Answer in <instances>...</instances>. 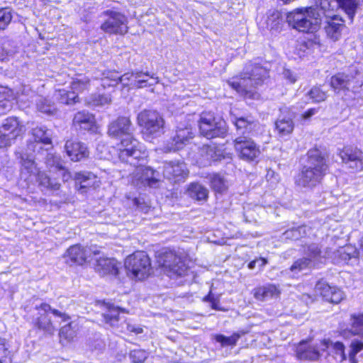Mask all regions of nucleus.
Here are the masks:
<instances>
[{"instance_id": "nucleus-1", "label": "nucleus", "mask_w": 363, "mask_h": 363, "mask_svg": "<svg viewBox=\"0 0 363 363\" xmlns=\"http://www.w3.org/2000/svg\"><path fill=\"white\" fill-rule=\"evenodd\" d=\"M268 72L258 64H247L240 78L228 82L229 86L245 98L257 99L259 94L256 88L267 77Z\"/></svg>"}, {"instance_id": "nucleus-2", "label": "nucleus", "mask_w": 363, "mask_h": 363, "mask_svg": "<svg viewBox=\"0 0 363 363\" xmlns=\"http://www.w3.org/2000/svg\"><path fill=\"white\" fill-rule=\"evenodd\" d=\"M328 169L325 157L319 150L308 152V163L298 175L296 183L303 187H313L319 184Z\"/></svg>"}, {"instance_id": "nucleus-3", "label": "nucleus", "mask_w": 363, "mask_h": 363, "mask_svg": "<svg viewBox=\"0 0 363 363\" xmlns=\"http://www.w3.org/2000/svg\"><path fill=\"white\" fill-rule=\"evenodd\" d=\"M286 21L298 31L313 33L320 27L321 13L313 6L297 9L288 13Z\"/></svg>"}, {"instance_id": "nucleus-4", "label": "nucleus", "mask_w": 363, "mask_h": 363, "mask_svg": "<svg viewBox=\"0 0 363 363\" xmlns=\"http://www.w3.org/2000/svg\"><path fill=\"white\" fill-rule=\"evenodd\" d=\"M199 127L201 134L208 139L224 138L227 133L225 121L211 111L201 113Z\"/></svg>"}, {"instance_id": "nucleus-5", "label": "nucleus", "mask_w": 363, "mask_h": 363, "mask_svg": "<svg viewBox=\"0 0 363 363\" xmlns=\"http://www.w3.org/2000/svg\"><path fill=\"white\" fill-rule=\"evenodd\" d=\"M137 121L146 136L157 137L163 133L164 121L157 111L145 109L140 111L138 114Z\"/></svg>"}, {"instance_id": "nucleus-6", "label": "nucleus", "mask_w": 363, "mask_h": 363, "mask_svg": "<svg viewBox=\"0 0 363 363\" xmlns=\"http://www.w3.org/2000/svg\"><path fill=\"white\" fill-rule=\"evenodd\" d=\"M157 262L160 267L164 269L165 273L169 277L184 276L189 269L186 259L178 256L173 251H166L162 253L158 257Z\"/></svg>"}, {"instance_id": "nucleus-7", "label": "nucleus", "mask_w": 363, "mask_h": 363, "mask_svg": "<svg viewBox=\"0 0 363 363\" xmlns=\"http://www.w3.org/2000/svg\"><path fill=\"white\" fill-rule=\"evenodd\" d=\"M124 265L128 272L138 279L147 277L151 270L150 259L144 251H138L128 256Z\"/></svg>"}, {"instance_id": "nucleus-8", "label": "nucleus", "mask_w": 363, "mask_h": 363, "mask_svg": "<svg viewBox=\"0 0 363 363\" xmlns=\"http://www.w3.org/2000/svg\"><path fill=\"white\" fill-rule=\"evenodd\" d=\"M138 145V141L133 135L121 139L116 145L119 159L124 162L136 166L137 160L140 158L143 160Z\"/></svg>"}, {"instance_id": "nucleus-9", "label": "nucleus", "mask_w": 363, "mask_h": 363, "mask_svg": "<svg viewBox=\"0 0 363 363\" xmlns=\"http://www.w3.org/2000/svg\"><path fill=\"white\" fill-rule=\"evenodd\" d=\"M233 143L236 152L243 160L254 161L261 154L259 146L248 136L240 135L234 140Z\"/></svg>"}, {"instance_id": "nucleus-10", "label": "nucleus", "mask_w": 363, "mask_h": 363, "mask_svg": "<svg viewBox=\"0 0 363 363\" xmlns=\"http://www.w3.org/2000/svg\"><path fill=\"white\" fill-rule=\"evenodd\" d=\"M108 18L101 26V29L110 34H125L128 32L127 18L120 12L107 10L103 13Z\"/></svg>"}, {"instance_id": "nucleus-11", "label": "nucleus", "mask_w": 363, "mask_h": 363, "mask_svg": "<svg viewBox=\"0 0 363 363\" xmlns=\"http://www.w3.org/2000/svg\"><path fill=\"white\" fill-rule=\"evenodd\" d=\"M160 182V180L157 178L156 172L154 169L141 164L136 166L132 177V183L135 186L157 188Z\"/></svg>"}, {"instance_id": "nucleus-12", "label": "nucleus", "mask_w": 363, "mask_h": 363, "mask_svg": "<svg viewBox=\"0 0 363 363\" xmlns=\"http://www.w3.org/2000/svg\"><path fill=\"white\" fill-rule=\"evenodd\" d=\"M99 255V251L91 248L84 247L80 245L69 247L64 255L65 262L72 265L74 264L82 265L85 263L91 255Z\"/></svg>"}, {"instance_id": "nucleus-13", "label": "nucleus", "mask_w": 363, "mask_h": 363, "mask_svg": "<svg viewBox=\"0 0 363 363\" xmlns=\"http://www.w3.org/2000/svg\"><path fill=\"white\" fill-rule=\"evenodd\" d=\"M132 123L128 117L120 116L113 121L108 127V135L111 138L121 140L133 135Z\"/></svg>"}, {"instance_id": "nucleus-14", "label": "nucleus", "mask_w": 363, "mask_h": 363, "mask_svg": "<svg viewBox=\"0 0 363 363\" xmlns=\"http://www.w3.org/2000/svg\"><path fill=\"white\" fill-rule=\"evenodd\" d=\"M231 121L236 127L238 133L240 135H245L250 138L255 136L259 134L262 129L259 123L250 116L246 117L232 116Z\"/></svg>"}, {"instance_id": "nucleus-15", "label": "nucleus", "mask_w": 363, "mask_h": 363, "mask_svg": "<svg viewBox=\"0 0 363 363\" xmlns=\"http://www.w3.org/2000/svg\"><path fill=\"white\" fill-rule=\"evenodd\" d=\"M38 311L36 317L33 319L34 325L45 333L52 335L55 332V328L48 315V313L52 310V307L48 303H41L36 306Z\"/></svg>"}, {"instance_id": "nucleus-16", "label": "nucleus", "mask_w": 363, "mask_h": 363, "mask_svg": "<svg viewBox=\"0 0 363 363\" xmlns=\"http://www.w3.org/2000/svg\"><path fill=\"white\" fill-rule=\"evenodd\" d=\"M163 169L164 177L173 182L184 180L188 174L186 164L181 161L165 162Z\"/></svg>"}, {"instance_id": "nucleus-17", "label": "nucleus", "mask_w": 363, "mask_h": 363, "mask_svg": "<svg viewBox=\"0 0 363 363\" xmlns=\"http://www.w3.org/2000/svg\"><path fill=\"white\" fill-rule=\"evenodd\" d=\"M121 267V263L114 258L100 257L96 259L94 269L100 276H116Z\"/></svg>"}, {"instance_id": "nucleus-18", "label": "nucleus", "mask_w": 363, "mask_h": 363, "mask_svg": "<svg viewBox=\"0 0 363 363\" xmlns=\"http://www.w3.org/2000/svg\"><path fill=\"white\" fill-rule=\"evenodd\" d=\"M343 162L350 168L363 169V152L356 147H345L339 153Z\"/></svg>"}, {"instance_id": "nucleus-19", "label": "nucleus", "mask_w": 363, "mask_h": 363, "mask_svg": "<svg viewBox=\"0 0 363 363\" xmlns=\"http://www.w3.org/2000/svg\"><path fill=\"white\" fill-rule=\"evenodd\" d=\"M104 320L111 327L121 328V331H124L125 326L126 330L133 333L135 325H130L125 322L123 317L120 316L119 308L113 306H110L106 313L103 314Z\"/></svg>"}, {"instance_id": "nucleus-20", "label": "nucleus", "mask_w": 363, "mask_h": 363, "mask_svg": "<svg viewBox=\"0 0 363 363\" xmlns=\"http://www.w3.org/2000/svg\"><path fill=\"white\" fill-rule=\"evenodd\" d=\"M21 179L28 184L33 183L35 176L40 172L34 160L30 156L21 154Z\"/></svg>"}, {"instance_id": "nucleus-21", "label": "nucleus", "mask_w": 363, "mask_h": 363, "mask_svg": "<svg viewBox=\"0 0 363 363\" xmlns=\"http://www.w3.org/2000/svg\"><path fill=\"white\" fill-rule=\"evenodd\" d=\"M133 77H134L133 86L135 89L154 86L160 82V79L155 74H150L148 72H143L138 69L133 71Z\"/></svg>"}, {"instance_id": "nucleus-22", "label": "nucleus", "mask_w": 363, "mask_h": 363, "mask_svg": "<svg viewBox=\"0 0 363 363\" xmlns=\"http://www.w3.org/2000/svg\"><path fill=\"white\" fill-rule=\"evenodd\" d=\"M345 28L343 20L337 16H333L326 21L325 31L328 38L335 42L340 40Z\"/></svg>"}, {"instance_id": "nucleus-23", "label": "nucleus", "mask_w": 363, "mask_h": 363, "mask_svg": "<svg viewBox=\"0 0 363 363\" xmlns=\"http://www.w3.org/2000/svg\"><path fill=\"white\" fill-rule=\"evenodd\" d=\"M65 149L71 160L74 162H78L89 156L86 146L84 143L76 140H67Z\"/></svg>"}, {"instance_id": "nucleus-24", "label": "nucleus", "mask_w": 363, "mask_h": 363, "mask_svg": "<svg viewBox=\"0 0 363 363\" xmlns=\"http://www.w3.org/2000/svg\"><path fill=\"white\" fill-rule=\"evenodd\" d=\"M282 114L285 116H280L275 123L276 130L280 137H284L290 135L294 128V123L292 120V116L289 115V110L287 108L280 109Z\"/></svg>"}, {"instance_id": "nucleus-25", "label": "nucleus", "mask_w": 363, "mask_h": 363, "mask_svg": "<svg viewBox=\"0 0 363 363\" xmlns=\"http://www.w3.org/2000/svg\"><path fill=\"white\" fill-rule=\"evenodd\" d=\"M0 128L7 133L11 138H14L15 140L18 137L23 135L26 132L25 125L16 117L6 118Z\"/></svg>"}, {"instance_id": "nucleus-26", "label": "nucleus", "mask_w": 363, "mask_h": 363, "mask_svg": "<svg viewBox=\"0 0 363 363\" xmlns=\"http://www.w3.org/2000/svg\"><path fill=\"white\" fill-rule=\"evenodd\" d=\"M321 350L327 352L328 354H333L334 358L339 362H342L346 359L345 353V346L340 342H333L329 339H324L320 341Z\"/></svg>"}, {"instance_id": "nucleus-27", "label": "nucleus", "mask_w": 363, "mask_h": 363, "mask_svg": "<svg viewBox=\"0 0 363 363\" xmlns=\"http://www.w3.org/2000/svg\"><path fill=\"white\" fill-rule=\"evenodd\" d=\"M73 125L77 128L87 131H94L96 121L92 114L86 111H79L74 115Z\"/></svg>"}, {"instance_id": "nucleus-28", "label": "nucleus", "mask_w": 363, "mask_h": 363, "mask_svg": "<svg viewBox=\"0 0 363 363\" xmlns=\"http://www.w3.org/2000/svg\"><path fill=\"white\" fill-rule=\"evenodd\" d=\"M320 343L318 346H307L306 342L299 344L296 348V356L300 359L317 360L322 355Z\"/></svg>"}, {"instance_id": "nucleus-29", "label": "nucleus", "mask_w": 363, "mask_h": 363, "mask_svg": "<svg viewBox=\"0 0 363 363\" xmlns=\"http://www.w3.org/2000/svg\"><path fill=\"white\" fill-rule=\"evenodd\" d=\"M280 294V290L277 286L268 284L255 289V298L261 301H267L271 298H277Z\"/></svg>"}, {"instance_id": "nucleus-30", "label": "nucleus", "mask_w": 363, "mask_h": 363, "mask_svg": "<svg viewBox=\"0 0 363 363\" xmlns=\"http://www.w3.org/2000/svg\"><path fill=\"white\" fill-rule=\"evenodd\" d=\"M200 155L201 157V164L208 165L211 162L219 160L221 152L214 145H204L200 149Z\"/></svg>"}, {"instance_id": "nucleus-31", "label": "nucleus", "mask_w": 363, "mask_h": 363, "mask_svg": "<svg viewBox=\"0 0 363 363\" xmlns=\"http://www.w3.org/2000/svg\"><path fill=\"white\" fill-rule=\"evenodd\" d=\"M351 76L344 73H338L333 76L330 79V86L335 91H350V85L352 86L350 82Z\"/></svg>"}, {"instance_id": "nucleus-32", "label": "nucleus", "mask_w": 363, "mask_h": 363, "mask_svg": "<svg viewBox=\"0 0 363 363\" xmlns=\"http://www.w3.org/2000/svg\"><path fill=\"white\" fill-rule=\"evenodd\" d=\"M192 138L193 133L191 131V126H178L177 130L176 131V135L173 138V141L175 143L174 147H172V148L174 150L179 149L181 145L184 144L187 140Z\"/></svg>"}, {"instance_id": "nucleus-33", "label": "nucleus", "mask_w": 363, "mask_h": 363, "mask_svg": "<svg viewBox=\"0 0 363 363\" xmlns=\"http://www.w3.org/2000/svg\"><path fill=\"white\" fill-rule=\"evenodd\" d=\"M35 180L38 183V186L41 190L56 191L60 187V183L51 180L44 172L40 171L35 176L34 181Z\"/></svg>"}, {"instance_id": "nucleus-34", "label": "nucleus", "mask_w": 363, "mask_h": 363, "mask_svg": "<svg viewBox=\"0 0 363 363\" xmlns=\"http://www.w3.org/2000/svg\"><path fill=\"white\" fill-rule=\"evenodd\" d=\"M54 97L60 103L67 105L74 104L78 99V96L74 91H68L65 89L55 91Z\"/></svg>"}, {"instance_id": "nucleus-35", "label": "nucleus", "mask_w": 363, "mask_h": 363, "mask_svg": "<svg viewBox=\"0 0 363 363\" xmlns=\"http://www.w3.org/2000/svg\"><path fill=\"white\" fill-rule=\"evenodd\" d=\"M336 1L350 19L352 20L359 6V0H336Z\"/></svg>"}, {"instance_id": "nucleus-36", "label": "nucleus", "mask_w": 363, "mask_h": 363, "mask_svg": "<svg viewBox=\"0 0 363 363\" xmlns=\"http://www.w3.org/2000/svg\"><path fill=\"white\" fill-rule=\"evenodd\" d=\"M317 11L321 13V18L325 16L327 18L333 17V6L329 0H315V6H313Z\"/></svg>"}, {"instance_id": "nucleus-37", "label": "nucleus", "mask_w": 363, "mask_h": 363, "mask_svg": "<svg viewBox=\"0 0 363 363\" xmlns=\"http://www.w3.org/2000/svg\"><path fill=\"white\" fill-rule=\"evenodd\" d=\"M336 287H331L325 282L320 281L315 284L314 290L315 296L320 295L324 300L329 301Z\"/></svg>"}, {"instance_id": "nucleus-38", "label": "nucleus", "mask_w": 363, "mask_h": 363, "mask_svg": "<svg viewBox=\"0 0 363 363\" xmlns=\"http://www.w3.org/2000/svg\"><path fill=\"white\" fill-rule=\"evenodd\" d=\"M32 135H33L36 143L43 144H50L51 138L50 130L45 127H36L33 129Z\"/></svg>"}, {"instance_id": "nucleus-39", "label": "nucleus", "mask_w": 363, "mask_h": 363, "mask_svg": "<svg viewBox=\"0 0 363 363\" xmlns=\"http://www.w3.org/2000/svg\"><path fill=\"white\" fill-rule=\"evenodd\" d=\"M89 79L83 75H78L71 82V89L77 94L88 89L89 86Z\"/></svg>"}, {"instance_id": "nucleus-40", "label": "nucleus", "mask_w": 363, "mask_h": 363, "mask_svg": "<svg viewBox=\"0 0 363 363\" xmlns=\"http://www.w3.org/2000/svg\"><path fill=\"white\" fill-rule=\"evenodd\" d=\"M36 106L39 111L47 115H53L57 111L55 104L46 98H39L36 102Z\"/></svg>"}, {"instance_id": "nucleus-41", "label": "nucleus", "mask_w": 363, "mask_h": 363, "mask_svg": "<svg viewBox=\"0 0 363 363\" xmlns=\"http://www.w3.org/2000/svg\"><path fill=\"white\" fill-rule=\"evenodd\" d=\"M191 197L202 201L208 197V190L199 184H191L189 188Z\"/></svg>"}, {"instance_id": "nucleus-42", "label": "nucleus", "mask_w": 363, "mask_h": 363, "mask_svg": "<svg viewBox=\"0 0 363 363\" xmlns=\"http://www.w3.org/2000/svg\"><path fill=\"white\" fill-rule=\"evenodd\" d=\"M119 74L116 71H107L102 73L101 85L105 88L114 86L118 84Z\"/></svg>"}, {"instance_id": "nucleus-43", "label": "nucleus", "mask_w": 363, "mask_h": 363, "mask_svg": "<svg viewBox=\"0 0 363 363\" xmlns=\"http://www.w3.org/2000/svg\"><path fill=\"white\" fill-rule=\"evenodd\" d=\"M214 340L220 343L221 347L231 346L233 347L236 345L238 340L240 339V335L239 333H235L230 337H226L223 335L216 334L213 335Z\"/></svg>"}, {"instance_id": "nucleus-44", "label": "nucleus", "mask_w": 363, "mask_h": 363, "mask_svg": "<svg viewBox=\"0 0 363 363\" xmlns=\"http://www.w3.org/2000/svg\"><path fill=\"white\" fill-rule=\"evenodd\" d=\"M281 14L277 11H270L266 20L267 28L270 30H277L281 25Z\"/></svg>"}, {"instance_id": "nucleus-45", "label": "nucleus", "mask_w": 363, "mask_h": 363, "mask_svg": "<svg viewBox=\"0 0 363 363\" xmlns=\"http://www.w3.org/2000/svg\"><path fill=\"white\" fill-rule=\"evenodd\" d=\"M211 184L213 189L218 193H223L228 189L226 180L219 174H213L211 177Z\"/></svg>"}, {"instance_id": "nucleus-46", "label": "nucleus", "mask_w": 363, "mask_h": 363, "mask_svg": "<svg viewBox=\"0 0 363 363\" xmlns=\"http://www.w3.org/2000/svg\"><path fill=\"white\" fill-rule=\"evenodd\" d=\"M306 235V226L301 225L286 230L284 233L286 239L297 240Z\"/></svg>"}, {"instance_id": "nucleus-47", "label": "nucleus", "mask_w": 363, "mask_h": 363, "mask_svg": "<svg viewBox=\"0 0 363 363\" xmlns=\"http://www.w3.org/2000/svg\"><path fill=\"white\" fill-rule=\"evenodd\" d=\"M111 102L109 94H94L90 96L88 103L93 106H105Z\"/></svg>"}, {"instance_id": "nucleus-48", "label": "nucleus", "mask_w": 363, "mask_h": 363, "mask_svg": "<svg viewBox=\"0 0 363 363\" xmlns=\"http://www.w3.org/2000/svg\"><path fill=\"white\" fill-rule=\"evenodd\" d=\"M314 264L312 263L311 259L307 257H303L297 259L290 267L292 272H299L305 269L311 267Z\"/></svg>"}, {"instance_id": "nucleus-49", "label": "nucleus", "mask_w": 363, "mask_h": 363, "mask_svg": "<svg viewBox=\"0 0 363 363\" xmlns=\"http://www.w3.org/2000/svg\"><path fill=\"white\" fill-rule=\"evenodd\" d=\"M351 333L363 337V315H352Z\"/></svg>"}, {"instance_id": "nucleus-50", "label": "nucleus", "mask_w": 363, "mask_h": 363, "mask_svg": "<svg viewBox=\"0 0 363 363\" xmlns=\"http://www.w3.org/2000/svg\"><path fill=\"white\" fill-rule=\"evenodd\" d=\"M310 99L314 103H320L324 101L327 97V92L323 91L320 87L314 86L308 93Z\"/></svg>"}, {"instance_id": "nucleus-51", "label": "nucleus", "mask_w": 363, "mask_h": 363, "mask_svg": "<svg viewBox=\"0 0 363 363\" xmlns=\"http://www.w3.org/2000/svg\"><path fill=\"white\" fill-rule=\"evenodd\" d=\"M59 335L61 339H65L67 342L72 341L76 336V330L72 326V323L70 322L62 327L60 330Z\"/></svg>"}, {"instance_id": "nucleus-52", "label": "nucleus", "mask_w": 363, "mask_h": 363, "mask_svg": "<svg viewBox=\"0 0 363 363\" xmlns=\"http://www.w3.org/2000/svg\"><path fill=\"white\" fill-rule=\"evenodd\" d=\"M350 82H352V86L350 85V91L354 94L363 92V74H357L355 77L351 76Z\"/></svg>"}, {"instance_id": "nucleus-53", "label": "nucleus", "mask_w": 363, "mask_h": 363, "mask_svg": "<svg viewBox=\"0 0 363 363\" xmlns=\"http://www.w3.org/2000/svg\"><path fill=\"white\" fill-rule=\"evenodd\" d=\"M338 254L341 259L347 261L352 257H357L359 256V252H357V250L352 246H346L340 248L338 250Z\"/></svg>"}, {"instance_id": "nucleus-54", "label": "nucleus", "mask_w": 363, "mask_h": 363, "mask_svg": "<svg viewBox=\"0 0 363 363\" xmlns=\"http://www.w3.org/2000/svg\"><path fill=\"white\" fill-rule=\"evenodd\" d=\"M86 179H88L86 181L82 180L79 182L78 186H76L77 191L81 194L86 192L87 189L92 187L96 181V177L94 174H88Z\"/></svg>"}, {"instance_id": "nucleus-55", "label": "nucleus", "mask_w": 363, "mask_h": 363, "mask_svg": "<svg viewBox=\"0 0 363 363\" xmlns=\"http://www.w3.org/2000/svg\"><path fill=\"white\" fill-rule=\"evenodd\" d=\"M45 163L49 167H55L57 169H62L63 162L61 158L52 153H48L45 157Z\"/></svg>"}, {"instance_id": "nucleus-56", "label": "nucleus", "mask_w": 363, "mask_h": 363, "mask_svg": "<svg viewBox=\"0 0 363 363\" xmlns=\"http://www.w3.org/2000/svg\"><path fill=\"white\" fill-rule=\"evenodd\" d=\"M12 15L8 9H0V29H4L11 22Z\"/></svg>"}, {"instance_id": "nucleus-57", "label": "nucleus", "mask_w": 363, "mask_h": 363, "mask_svg": "<svg viewBox=\"0 0 363 363\" xmlns=\"http://www.w3.org/2000/svg\"><path fill=\"white\" fill-rule=\"evenodd\" d=\"M133 72H127L119 76L118 83L120 82L122 84L123 88L127 87L128 89H135V87L133 86Z\"/></svg>"}, {"instance_id": "nucleus-58", "label": "nucleus", "mask_w": 363, "mask_h": 363, "mask_svg": "<svg viewBox=\"0 0 363 363\" xmlns=\"http://www.w3.org/2000/svg\"><path fill=\"white\" fill-rule=\"evenodd\" d=\"M129 357L134 363H140L147 358V353L143 350H134L130 352Z\"/></svg>"}, {"instance_id": "nucleus-59", "label": "nucleus", "mask_w": 363, "mask_h": 363, "mask_svg": "<svg viewBox=\"0 0 363 363\" xmlns=\"http://www.w3.org/2000/svg\"><path fill=\"white\" fill-rule=\"evenodd\" d=\"M306 254L308 255L307 258L311 259L312 263L314 264V261L320 257V250L316 244H311L307 247Z\"/></svg>"}, {"instance_id": "nucleus-60", "label": "nucleus", "mask_w": 363, "mask_h": 363, "mask_svg": "<svg viewBox=\"0 0 363 363\" xmlns=\"http://www.w3.org/2000/svg\"><path fill=\"white\" fill-rule=\"evenodd\" d=\"M14 140V138H11L7 133L0 128V148L10 146Z\"/></svg>"}, {"instance_id": "nucleus-61", "label": "nucleus", "mask_w": 363, "mask_h": 363, "mask_svg": "<svg viewBox=\"0 0 363 363\" xmlns=\"http://www.w3.org/2000/svg\"><path fill=\"white\" fill-rule=\"evenodd\" d=\"M11 108V101L3 97V95L0 94V116L4 114L6 111H9Z\"/></svg>"}, {"instance_id": "nucleus-62", "label": "nucleus", "mask_w": 363, "mask_h": 363, "mask_svg": "<svg viewBox=\"0 0 363 363\" xmlns=\"http://www.w3.org/2000/svg\"><path fill=\"white\" fill-rule=\"evenodd\" d=\"M343 292L340 289L336 288L335 290L333 291L332 296L330 297L328 302L338 303L343 299Z\"/></svg>"}, {"instance_id": "nucleus-63", "label": "nucleus", "mask_w": 363, "mask_h": 363, "mask_svg": "<svg viewBox=\"0 0 363 363\" xmlns=\"http://www.w3.org/2000/svg\"><path fill=\"white\" fill-rule=\"evenodd\" d=\"M352 350L349 354L350 359H354V356L363 348V344L359 342H353L351 344Z\"/></svg>"}, {"instance_id": "nucleus-64", "label": "nucleus", "mask_w": 363, "mask_h": 363, "mask_svg": "<svg viewBox=\"0 0 363 363\" xmlns=\"http://www.w3.org/2000/svg\"><path fill=\"white\" fill-rule=\"evenodd\" d=\"M51 312L54 316L60 318L62 322H67L70 320V316L64 311L52 308Z\"/></svg>"}]
</instances>
